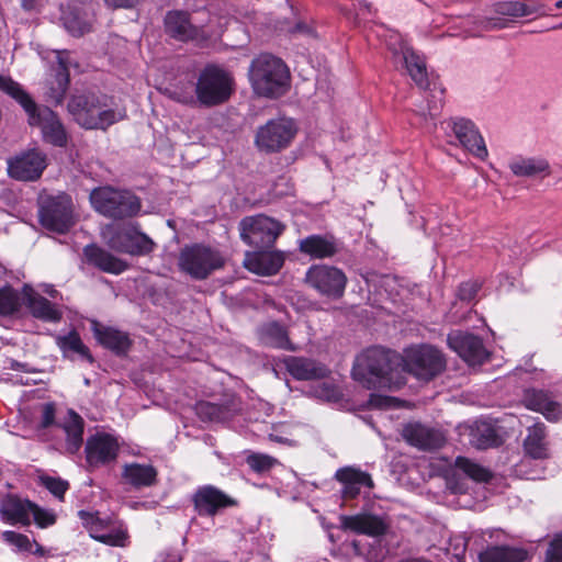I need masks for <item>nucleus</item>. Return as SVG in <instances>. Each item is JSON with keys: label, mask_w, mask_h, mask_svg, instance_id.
I'll return each mask as SVG.
<instances>
[{"label": "nucleus", "mask_w": 562, "mask_h": 562, "mask_svg": "<svg viewBox=\"0 0 562 562\" xmlns=\"http://www.w3.org/2000/svg\"><path fill=\"white\" fill-rule=\"evenodd\" d=\"M38 218L43 227L56 233H65L74 225L72 202L69 195H41Z\"/></svg>", "instance_id": "nucleus-11"}, {"label": "nucleus", "mask_w": 562, "mask_h": 562, "mask_svg": "<svg viewBox=\"0 0 562 562\" xmlns=\"http://www.w3.org/2000/svg\"><path fill=\"white\" fill-rule=\"evenodd\" d=\"M284 263L281 251L254 249L245 255L244 266L251 272L263 276L277 273Z\"/></svg>", "instance_id": "nucleus-24"}, {"label": "nucleus", "mask_w": 562, "mask_h": 562, "mask_svg": "<svg viewBox=\"0 0 562 562\" xmlns=\"http://www.w3.org/2000/svg\"><path fill=\"white\" fill-rule=\"evenodd\" d=\"M240 238L254 249H270L284 231L279 221L263 214L247 216L239 223Z\"/></svg>", "instance_id": "nucleus-12"}, {"label": "nucleus", "mask_w": 562, "mask_h": 562, "mask_svg": "<svg viewBox=\"0 0 562 562\" xmlns=\"http://www.w3.org/2000/svg\"><path fill=\"white\" fill-rule=\"evenodd\" d=\"M359 7L370 11L371 4L366 0H359Z\"/></svg>", "instance_id": "nucleus-61"}, {"label": "nucleus", "mask_w": 562, "mask_h": 562, "mask_svg": "<svg viewBox=\"0 0 562 562\" xmlns=\"http://www.w3.org/2000/svg\"><path fill=\"white\" fill-rule=\"evenodd\" d=\"M441 108H442L441 99H438L437 101H434L431 103L429 102L428 108H427V113L425 111H422L420 115L424 117H426L428 115L430 119H435L439 114Z\"/></svg>", "instance_id": "nucleus-57"}, {"label": "nucleus", "mask_w": 562, "mask_h": 562, "mask_svg": "<svg viewBox=\"0 0 562 562\" xmlns=\"http://www.w3.org/2000/svg\"><path fill=\"white\" fill-rule=\"evenodd\" d=\"M234 87V78L227 70L216 65H207L200 71L195 83L199 105L213 108L226 103Z\"/></svg>", "instance_id": "nucleus-5"}, {"label": "nucleus", "mask_w": 562, "mask_h": 562, "mask_svg": "<svg viewBox=\"0 0 562 562\" xmlns=\"http://www.w3.org/2000/svg\"><path fill=\"white\" fill-rule=\"evenodd\" d=\"M403 357L381 347L368 348L357 356L352 378L364 387L398 389L405 384Z\"/></svg>", "instance_id": "nucleus-1"}, {"label": "nucleus", "mask_w": 562, "mask_h": 562, "mask_svg": "<svg viewBox=\"0 0 562 562\" xmlns=\"http://www.w3.org/2000/svg\"><path fill=\"white\" fill-rule=\"evenodd\" d=\"M447 342L469 364L479 366L488 360L490 353L479 336L453 330L448 335Z\"/></svg>", "instance_id": "nucleus-17"}, {"label": "nucleus", "mask_w": 562, "mask_h": 562, "mask_svg": "<svg viewBox=\"0 0 562 562\" xmlns=\"http://www.w3.org/2000/svg\"><path fill=\"white\" fill-rule=\"evenodd\" d=\"M300 251L312 258L323 259L335 256L339 246L335 237L328 235H311L300 240Z\"/></svg>", "instance_id": "nucleus-32"}, {"label": "nucleus", "mask_w": 562, "mask_h": 562, "mask_svg": "<svg viewBox=\"0 0 562 562\" xmlns=\"http://www.w3.org/2000/svg\"><path fill=\"white\" fill-rule=\"evenodd\" d=\"M347 282V276L341 269L328 265H314L305 274V283L319 295L330 300L344 296Z\"/></svg>", "instance_id": "nucleus-13"}, {"label": "nucleus", "mask_w": 562, "mask_h": 562, "mask_svg": "<svg viewBox=\"0 0 562 562\" xmlns=\"http://www.w3.org/2000/svg\"><path fill=\"white\" fill-rule=\"evenodd\" d=\"M119 445L110 435H95L88 439L86 459L90 467H100L116 459Z\"/></svg>", "instance_id": "nucleus-23"}, {"label": "nucleus", "mask_w": 562, "mask_h": 562, "mask_svg": "<svg viewBox=\"0 0 562 562\" xmlns=\"http://www.w3.org/2000/svg\"><path fill=\"white\" fill-rule=\"evenodd\" d=\"M528 12H529V16H531V15L538 16V15L547 14V9L543 5H541L539 8H533L531 5V2L529 1Z\"/></svg>", "instance_id": "nucleus-59"}, {"label": "nucleus", "mask_w": 562, "mask_h": 562, "mask_svg": "<svg viewBox=\"0 0 562 562\" xmlns=\"http://www.w3.org/2000/svg\"><path fill=\"white\" fill-rule=\"evenodd\" d=\"M457 470L477 483H487L493 479V473L481 464L465 457H458L454 461Z\"/></svg>", "instance_id": "nucleus-42"}, {"label": "nucleus", "mask_w": 562, "mask_h": 562, "mask_svg": "<svg viewBox=\"0 0 562 562\" xmlns=\"http://www.w3.org/2000/svg\"><path fill=\"white\" fill-rule=\"evenodd\" d=\"M510 170L516 176H527V165L524 160H515L509 164Z\"/></svg>", "instance_id": "nucleus-58"}, {"label": "nucleus", "mask_w": 562, "mask_h": 562, "mask_svg": "<svg viewBox=\"0 0 562 562\" xmlns=\"http://www.w3.org/2000/svg\"><path fill=\"white\" fill-rule=\"evenodd\" d=\"M104 2L111 9H131L136 7L140 0H104Z\"/></svg>", "instance_id": "nucleus-56"}, {"label": "nucleus", "mask_w": 562, "mask_h": 562, "mask_svg": "<svg viewBox=\"0 0 562 562\" xmlns=\"http://www.w3.org/2000/svg\"><path fill=\"white\" fill-rule=\"evenodd\" d=\"M55 420V405L53 403H45L42 408V418L40 426L48 428Z\"/></svg>", "instance_id": "nucleus-55"}, {"label": "nucleus", "mask_w": 562, "mask_h": 562, "mask_svg": "<svg viewBox=\"0 0 562 562\" xmlns=\"http://www.w3.org/2000/svg\"><path fill=\"white\" fill-rule=\"evenodd\" d=\"M259 339L262 345L295 351L296 347L289 338L288 329L278 322H269L259 329Z\"/></svg>", "instance_id": "nucleus-35"}, {"label": "nucleus", "mask_w": 562, "mask_h": 562, "mask_svg": "<svg viewBox=\"0 0 562 562\" xmlns=\"http://www.w3.org/2000/svg\"><path fill=\"white\" fill-rule=\"evenodd\" d=\"M297 131L293 119L285 116L271 119L257 128L254 143L261 153H280L290 147Z\"/></svg>", "instance_id": "nucleus-10"}, {"label": "nucleus", "mask_w": 562, "mask_h": 562, "mask_svg": "<svg viewBox=\"0 0 562 562\" xmlns=\"http://www.w3.org/2000/svg\"><path fill=\"white\" fill-rule=\"evenodd\" d=\"M334 479L342 485L341 497L355 499L361 492V487L373 488L374 483L371 475L356 467H344L335 472Z\"/></svg>", "instance_id": "nucleus-21"}, {"label": "nucleus", "mask_w": 562, "mask_h": 562, "mask_svg": "<svg viewBox=\"0 0 562 562\" xmlns=\"http://www.w3.org/2000/svg\"><path fill=\"white\" fill-rule=\"evenodd\" d=\"M557 397L552 375L529 367V411L540 413L550 423H558L562 419V406Z\"/></svg>", "instance_id": "nucleus-6"}, {"label": "nucleus", "mask_w": 562, "mask_h": 562, "mask_svg": "<svg viewBox=\"0 0 562 562\" xmlns=\"http://www.w3.org/2000/svg\"><path fill=\"white\" fill-rule=\"evenodd\" d=\"M0 90L23 108L27 114L29 124L41 128L46 143L57 147H64L67 144V133L57 114L47 106H38L19 82L0 75Z\"/></svg>", "instance_id": "nucleus-2"}, {"label": "nucleus", "mask_w": 562, "mask_h": 562, "mask_svg": "<svg viewBox=\"0 0 562 562\" xmlns=\"http://www.w3.org/2000/svg\"><path fill=\"white\" fill-rule=\"evenodd\" d=\"M481 289L479 281H467L460 284L458 289V296L461 301L473 300Z\"/></svg>", "instance_id": "nucleus-52"}, {"label": "nucleus", "mask_w": 562, "mask_h": 562, "mask_svg": "<svg viewBox=\"0 0 562 562\" xmlns=\"http://www.w3.org/2000/svg\"><path fill=\"white\" fill-rule=\"evenodd\" d=\"M83 254L89 263L106 273L120 274L127 269L125 261L95 245L86 246Z\"/></svg>", "instance_id": "nucleus-33"}, {"label": "nucleus", "mask_w": 562, "mask_h": 562, "mask_svg": "<svg viewBox=\"0 0 562 562\" xmlns=\"http://www.w3.org/2000/svg\"><path fill=\"white\" fill-rule=\"evenodd\" d=\"M544 562H562V532L555 533L550 540Z\"/></svg>", "instance_id": "nucleus-49"}, {"label": "nucleus", "mask_w": 562, "mask_h": 562, "mask_svg": "<svg viewBox=\"0 0 562 562\" xmlns=\"http://www.w3.org/2000/svg\"><path fill=\"white\" fill-rule=\"evenodd\" d=\"M166 33L181 42L195 40L200 30L191 21V14L183 10H172L166 13L164 19Z\"/></svg>", "instance_id": "nucleus-25"}, {"label": "nucleus", "mask_w": 562, "mask_h": 562, "mask_svg": "<svg viewBox=\"0 0 562 562\" xmlns=\"http://www.w3.org/2000/svg\"><path fill=\"white\" fill-rule=\"evenodd\" d=\"M495 12L497 16L485 18L481 21L484 30L503 29L513 18L521 16L526 13V7L522 2L505 1L496 4Z\"/></svg>", "instance_id": "nucleus-34"}, {"label": "nucleus", "mask_w": 562, "mask_h": 562, "mask_svg": "<svg viewBox=\"0 0 562 562\" xmlns=\"http://www.w3.org/2000/svg\"><path fill=\"white\" fill-rule=\"evenodd\" d=\"M45 166V156L31 150L9 159L8 173L20 181H33L41 177Z\"/></svg>", "instance_id": "nucleus-19"}, {"label": "nucleus", "mask_w": 562, "mask_h": 562, "mask_svg": "<svg viewBox=\"0 0 562 562\" xmlns=\"http://www.w3.org/2000/svg\"><path fill=\"white\" fill-rule=\"evenodd\" d=\"M36 0H21V7L25 11H32L36 8Z\"/></svg>", "instance_id": "nucleus-60"}, {"label": "nucleus", "mask_w": 562, "mask_h": 562, "mask_svg": "<svg viewBox=\"0 0 562 562\" xmlns=\"http://www.w3.org/2000/svg\"><path fill=\"white\" fill-rule=\"evenodd\" d=\"M43 483H44L45 487L53 495L58 497L59 499H61L64 497V494L66 493V491L69 487V485L66 481H63L60 479L49 477V476L45 477L43 480Z\"/></svg>", "instance_id": "nucleus-51"}, {"label": "nucleus", "mask_w": 562, "mask_h": 562, "mask_svg": "<svg viewBox=\"0 0 562 562\" xmlns=\"http://www.w3.org/2000/svg\"><path fill=\"white\" fill-rule=\"evenodd\" d=\"M172 98L177 102H180L186 105L194 106V105L199 104L198 94L195 92L192 93L191 91L175 90L172 92Z\"/></svg>", "instance_id": "nucleus-54"}, {"label": "nucleus", "mask_w": 562, "mask_h": 562, "mask_svg": "<svg viewBox=\"0 0 562 562\" xmlns=\"http://www.w3.org/2000/svg\"><path fill=\"white\" fill-rule=\"evenodd\" d=\"M403 438L420 450H436L443 446L445 436L441 431L420 423H409L404 426Z\"/></svg>", "instance_id": "nucleus-22"}, {"label": "nucleus", "mask_w": 562, "mask_h": 562, "mask_svg": "<svg viewBox=\"0 0 562 562\" xmlns=\"http://www.w3.org/2000/svg\"><path fill=\"white\" fill-rule=\"evenodd\" d=\"M158 472L151 464L127 463L123 467L122 480L136 490L157 484Z\"/></svg>", "instance_id": "nucleus-31"}, {"label": "nucleus", "mask_w": 562, "mask_h": 562, "mask_svg": "<svg viewBox=\"0 0 562 562\" xmlns=\"http://www.w3.org/2000/svg\"><path fill=\"white\" fill-rule=\"evenodd\" d=\"M97 340L106 349L117 356L126 355L132 346L128 335L113 327L102 326L98 323L93 326Z\"/></svg>", "instance_id": "nucleus-30"}, {"label": "nucleus", "mask_w": 562, "mask_h": 562, "mask_svg": "<svg viewBox=\"0 0 562 562\" xmlns=\"http://www.w3.org/2000/svg\"><path fill=\"white\" fill-rule=\"evenodd\" d=\"M66 432V447L70 453H76L83 442V419L74 411L68 412L67 419L61 425Z\"/></svg>", "instance_id": "nucleus-38"}, {"label": "nucleus", "mask_w": 562, "mask_h": 562, "mask_svg": "<svg viewBox=\"0 0 562 562\" xmlns=\"http://www.w3.org/2000/svg\"><path fill=\"white\" fill-rule=\"evenodd\" d=\"M31 516H33L35 524L41 528L52 526L56 521L54 513L38 507L35 503H33Z\"/></svg>", "instance_id": "nucleus-50"}, {"label": "nucleus", "mask_w": 562, "mask_h": 562, "mask_svg": "<svg viewBox=\"0 0 562 562\" xmlns=\"http://www.w3.org/2000/svg\"><path fill=\"white\" fill-rule=\"evenodd\" d=\"M449 484H450V487L452 488V491L454 493H462L463 492V488L461 486H459V485H454L453 486L451 481H449Z\"/></svg>", "instance_id": "nucleus-62"}, {"label": "nucleus", "mask_w": 562, "mask_h": 562, "mask_svg": "<svg viewBox=\"0 0 562 562\" xmlns=\"http://www.w3.org/2000/svg\"><path fill=\"white\" fill-rule=\"evenodd\" d=\"M195 409L202 420L220 422L227 415L226 406L211 402H199Z\"/></svg>", "instance_id": "nucleus-45"}, {"label": "nucleus", "mask_w": 562, "mask_h": 562, "mask_svg": "<svg viewBox=\"0 0 562 562\" xmlns=\"http://www.w3.org/2000/svg\"><path fill=\"white\" fill-rule=\"evenodd\" d=\"M340 529L369 537H380L386 533L389 524L380 516L372 514L341 515Z\"/></svg>", "instance_id": "nucleus-20"}, {"label": "nucleus", "mask_w": 562, "mask_h": 562, "mask_svg": "<svg viewBox=\"0 0 562 562\" xmlns=\"http://www.w3.org/2000/svg\"><path fill=\"white\" fill-rule=\"evenodd\" d=\"M61 21L65 29L72 36H82L92 30V20L77 9L65 11L61 15Z\"/></svg>", "instance_id": "nucleus-40"}, {"label": "nucleus", "mask_w": 562, "mask_h": 562, "mask_svg": "<svg viewBox=\"0 0 562 562\" xmlns=\"http://www.w3.org/2000/svg\"><path fill=\"white\" fill-rule=\"evenodd\" d=\"M78 516L90 536L106 546L125 547L128 539L127 532L111 524L110 519L99 516V513L79 510Z\"/></svg>", "instance_id": "nucleus-14"}, {"label": "nucleus", "mask_w": 562, "mask_h": 562, "mask_svg": "<svg viewBox=\"0 0 562 562\" xmlns=\"http://www.w3.org/2000/svg\"><path fill=\"white\" fill-rule=\"evenodd\" d=\"M546 436L547 427L543 423L537 420L529 426V481L546 479V462L550 457Z\"/></svg>", "instance_id": "nucleus-15"}, {"label": "nucleus", "mask_w": 562, "mask_h": 562, "mask_svg": "<svg viewBox=\"0 0 562 562\" xmlns=\"http://www.w3.org/2000/svg\"><path fill=\"white\" fill-rule=\"evenodd\" d=\"M90 202L97 212L113 220L133 217L142 207L139 198L134 193L112 187L93 189L90 193Z\"/></svg>", "instance_id": "nucleus-7"}, {"label": "nucleus", "mask_w": 562, "mask_h": 562, "mask_svg": "<svg viewBox=\"0 0 562 562\" xmlns=\"http://www.w3.org/2000/svg\"><path fill=\"white\" fill-rule=\"evenodd\" d=\"M2 539L10 546L16 548L18 551H30L32 548L31 541L27 538V536L15 531H3Z\"/></svg>", "instance_id": "nucleus-48"}, {"label": "nucleus", "mask_w": 562, "mask_h": 562, "mask_svg": "<svg viewBox=\"0 0 562 562\" xmlns=\"http://www.w3.org/2000/svg\"><path fill=\"white\" fill-rule=\"evenodd\" d=\"M313 393L316 397L325 401H335L338 398V391L333 383L323 382L314 387Z\"/></svg>", "instance_id": "nucleus-53"}, {"label": "nucleus", "mask_w": 562, "mask_h": 562, "mask_svg": "<svg viewBox=\"0 0 562 562\" xmlns=\"http://www.w3.org/2000/svg\"><path fill=\"white\" fill-rule=\"evenodd\" d=\"M58 69L55 75V81L47 91V98L55 104H60L65 98V94L69 86V72L66 60L63 58V53H57Z\"/></svg>", "instance_id": "nucleus-39"}, {"label": "nucleus", "mask_w": 562, "mask_h": 562, "mask_svg": "<svg viewBox=\"0 0 562 562\" xmlns=\"http://www.w3.org/2000/svg\"><path fill=\"white\" fill-rule=\"evenodd\" d=\"M23 305L29 308L33 317L48 323H57L61 319V311L27 284L23 286Z\"/></svg>", "instance_id": "nucleus-27"}, {"label": "nucleus", "mask_w": 562, "mask_h": 562, "mask_svg": "<svg viewBox=\"0 0 562 562\" xmlns=\"http://www.w3.org/2000/svg\"><path fill=\"white\" fill-rule=\"evenodd\" d=\"M249 468L256 473H263L272 469L277 463V459L262 453H251L246 459Z\"/></svg>", "instance_id": "nucleus-46"}, {"label": "nucleus", "mask_w": 562, "mask_h": 562, "mask_svg": "<svg viewBox=\"0 0 562 562\" xmlns=\"http://www.w3.org/2000/svg\"><path fill=\"white\" fill-rule=\"evenodd\" d=\"M33 503L15 494H7L0 502V517L11 525L29 526Z\"/></svg>", "instance_id": "nucleus-28"}, {"label": "nucleus", "mask_w": 562, "mask_h": 562, "mask_svg": "<svg viewBox=\"0 0 562 562\" xmlns=\"http://www.w3.org/2000/svg\"><path fill=\"white\" fill-rule=\"evenodd\" d=\"M56 342L65 356H67L68 352H75L90 363L94 361L88 347L82 342L79 334L75 330L70 331L68 335L58 336Z\"/></svg>", "instance_id": "nucleus-43"}, {"label": "nucleus", "mask_w": 562, "mask_h": 562, "mask_svg": "<svg viewBox=\"0 0 562 562\" xmlns=\"http://www.w3.org/2000/svg\"><path fill=\"white\" fill-rule=\"evenodd\" d=\"M225 265L220 250L204 244L184 246L178 257V268L193 280H205Z\"/></svg>", "instance_id": "nucleus-8"}, {"label": "nucleus", "mask_w": 562, "mask_h": 562, "mask_svg": "<svg viewBox=\"0 0 562 562\" xmlns=\"http://www.w3.org/2000/svg\"><path fill=\"white\" fill-rule=\"evenodd\" d=\"M249 80L256 94L279 98L290 88V71L280 58L261 54L250 64Z\"/></svg>", "instance_id": "nucleus-3"}, {"label": "nucleus", "mask_w": 562, "mask_h": 562, "mask_svg": "<svg viewBox=\"0 0 562 562\" xmlns=\"http://www.w3.org/2000/svg\"><path fill=\"white\" fill-rule=\"evenodd\" d=\"M403 375L409 373L420 381H431L447 367L445 355L434 346L420 345L405 350Z\"/></svg>", "instance_id": "nucleus-9"}, {"label": "nucleus", "mask_w": 562, "mask_h": 562, "mask_svg": "<svg viewBox=\"0 0 562 562\" xmlns=\"http://www.w3.org/2000/svg\"><path fill=\"white\" fill-rule=\"evenodd\" d=\"M526 559L525 549L508 544L487 546L479 554L480 562H524Z\"/></svg>", "instance_id": "nucleus-36"}, {"label": "nucleus", "mask_w": 562, "mask_h": 562, "mask_svg": "<svg viewBox=\"0 0 562 562\" xmlns=\"http://www.w3.org/2000/svg\"><path fill=\"white\" fill-rule=\"evenodd\" d=\"M23 290L20 292L10 285L0 288L1 316H13L18 314L23 306Z\"/></svg>", "instance_id": "nucleus-41"}, {"label": "nucleus", "mask_w": 562, "mask_h": 562, "mask_svg": "<svg viewBox=\"0 0 562 562\" xmlns=\"http://www.w3.org/2000/svg\"><path fill=\"white\" fill-rule=\"evenodd\" d=\"M194 508L200 516L213 517L220 510L237 505V502L213 485L196 490L192 497Z\"/></svg>", "instance_id": "nucleus-18"}, {"label": "nucleus", "mask_w": 562, "mask_h": 562, "mask_svg": "<svg viewBox=\"0 0 562 562\" xmlns=\"http://www.w3.org/2000/svg\"><path fill=\"white\" fill-rule=\"evenodd\" d=\"M181 558L179 555H176L172 558L171 562H180Z\"/></svg>", "instance_id": "nucleus-64"}, {"label": "nucleus", "mask_w": 562, "mask_h": 562, "mask_svg": "<svg viewBox=\"0 0 562 562\" xmlns=\"http://www.w3.org/2000/svg\"><path fill=\"white\" fill-rule=\"evenodd\" d=\"M452 130L462 146L470 153L480 159H484L487 156L484 139L471 121L464 119L457 120L453 122Z\"/></svg>", "instance_id": "nucleus-29"}, {"label": "nucleus", "mask_w": 562, "mask_h": 562, "mask_svg": "<svg viewBox=\"0 0 562 562\" xmlns=\"http://www.w3.org/2000/svg\"><path fill=\"white\" fill-rule=\"evenodd\" d=\"M108 245L117 252L132 256L148 255L156 246L150 237L138 231L136 225H128L117 229L109 238Z\"/></svg>", "instance_id": "nucleus-16"}, {"label": "nucleus", "mask_w": 562, "mask_h": 562, "mask_svg": "<svg viewBox=\"0 0 562 562\" xmlns=\"http://www.w3.org/2000/svg\"><path fill=\"white\" fill-rule=\"evenodd\" d=\"M75 122L86 130H106L121 121L123 114L111 109L106 97L94 93L75 94L67 105Z\"/></svg>", "instance_id": "nucleus-4"}, {"label": "nucleus", "mask_w": 562, "mask_h": 562, "mask_svg": "<svg viewBox=\"0 0 562 562\" xmlns=\"http://www.w3.org/2000/svg\"><path fill=\"white\" fill-rule=\"evenodd\" d=\"M501 438L496 430L488 424H482L472 432V443L481 450L497 447L501 445Z\"/></svg>", "instance_id": "nucleus-44"}, {"label": "nucleus", "mask_w": 562, "mask_h": 562, "mask_svg": "<svg viewBox=\"0 0 562 562\" xmlns=\"http://www.w3.org/2000/svg\"><path fill=\"white\" fill-rule=\"evenodd\" d=\"M401 55L411 78L419 88L427 89L429 82L425 63L407 46L401 47Z\"/></svg>", "instance_id": "nucleus-37"}, {"label": "nucleus", "mask_w": 562, "mask_h": 562, "mask_svg": "<svg viewBox=\"0 0 562 562\" xmlns=\"http://www.w3.org/2000/svg\"><path fill=\"white\" fill-rule=\"evenodd\" d=\"M552 173L549 162L543 158H529V187L536 179H543Z\"/></svg>", "instance_id": "nucleus-47"}, {"label": "nucleus", "mask_w": 562, "mask_h": 562, "mask_svg": "<svg viewBox=\"0 0 562 562\" xmlns=\"http://www.w3.org/2000/svg\"><path fill=\"white\" fill-rule=\"evenodd\" d=\"M555 8L557 9H562V0H559L555 2Z\"/></svg>", "instance_id": "nucleus-63"}, {"label": "nucleus", "mask_w": 562, "mask_h": 562, "mask_svg": "<svg viewBox=\"0 0 562 562\" xmlns=\"http://www.w3.org/2000/svg\"><path fill=\"white\" fill-rule=\"evenodd\" d=\"M283 363L291 376L299 381L322 380L329 374L326 366L305 357L288 356Z\"/></svg>", "instance_id": "nucleus-26"}]
</instances>
